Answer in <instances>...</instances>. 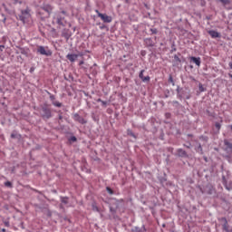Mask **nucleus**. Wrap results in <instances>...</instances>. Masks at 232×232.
<instances>
[{
	"mask_svg": "<svg viewBox=\"0 0 232 232\" xmlns=\"http://www.w3.org/2000/svg\"><path fill=\"white\" fill-rule=\"evenodd\" d=\"M71 140H72V142H75V141L77 140V138H76L75 136H72V137L71 138Z\"/></svg>",
	"mask_w": 232,
	"mask_h": 232,
	"instance_id": "obj_27",
	"label": "nucleus"
},
{
	"mask_svg": "<svg viewBox=\"0 0 232 232\" xmlns=\"http://www.w3.org/2000/svg\"><path fill=\"white\" fill-rule=\"evenodd\" d=\"M205 160L208 161V158H205Z\"/></svg>",
	"mask_w": 232,
	"mask_h": 232,
	"instance_id": "obj_40",
	"label": "nucleus"
},
{
	"mask_svg": "<svg viewBox=\"0 0 232 232\" xmlns=\"http://www.w3.org/2000/svg\"><path fill=\"white\" fill-rule=\"evenodd\" d=\"M107 191L110 193V195H113V190L111 188L108 187Z\"/></svg>",
	"mask_w": 232,
	"mask_h": 232,
	"instance_id": "obj_25",
	"label": "nucleus"
},
{
	"mask_svg": "<svg viewBox=\"0 0 232 232\" xmlns=\"http://www.w3.org/2000/svg\"><path fill=\"white\" fill-rule=\"evenodd\" d=\"M72 119L73 121L79 122L80 124H86V120H84V118H82V116L79 115L78 113H75Z\"/></svg>",
	"mask_w": 232,
	"mask_h": 232,
	"instance_id": "obj_5",
	"label": "nucleus"
},
{
	"mask_svg": "<svg viewBox=\"0 0 232 232\" xmlns=\"http://www.w3.org/2000/svg\"><path fill=\"white\" fill-rule=\"evenodd\" d=\"M43 112L45 119H50V117H52V111H50V109L43 108Z\"/></svg>",
	"mask_w": 232,
	"mask_h": 232,
	"instance_id": "obj_10",
	"label": "nucleus"
},
{
	"mask_svg": "<svg viewBox=\"0 0 232 232\" xmlns=\"http://www.w3.org/2000/svg\"><path fill=\"white\" fill-rule=\"evenodd\" d=\"M56 23L59 24V26H66V21H64V17L57 16Z\"/></svg>",
	"mask_w": 232,
	"mask_h": 232,
	"instance_id": "obj_9",
	"label": "nucleus"
},
{
	"mask_svg": "<svg viewBox=\"0 0 232 232\" xmlns=\"http://www.w3.org/2000/svg\"><path fill=\"white\" fill-rule=\"evenodd\" d=\"M198 148H199L200 151H202V146H200V145H199V147H198Z\"/></svg>",
	"mask_w": 232,
	"mask_h": 232,
	"instance_id": "obj_35",
	"label": "nucleus"
},
{
	"mask_svg": "<svg viewBox=\"0 0 232 232\" xmlns=\"http://www.w3.org/2000/svg\"><path fill=\"white\" fill-rule=\"evenodd\" d=\"M40 10H44L47 14V17H50L53 7L50 4H45L40 7Z\"/></svg>",
	"mask_w": 232,
	"mask_h": 232,
	"instance_id": "obj_4",
	"label": "nucleus"
},
{
	"mask_svg": "<svg viewBox=\"0 0 232 232\" xmlns=\"http://www.w3.org/2000/svg\"><path fill=\"white\" fill-rule=\"evenodd\" d=\"M79 57L78 54H67L66 55V59H68V61H70L71 63H75V61H77V58Z\"/></svg>",
	"mask_w": 232,
	"mask_h": 232,
	"instance_id": "obj_8",
	"label": "nucleus"
},
{
	"mask_svg": "<svg viewBox=\"0 0 232 232\" xmlns=\"http://www.w3.org/2000/svg\"><path fill=\"white\" fill-rule=\"evenodd\" d=\"M62 35L65 39H70V37H71L70 30L69 29H63V32H62Z\"/></svg>",
	"mask_w": 232,
	"mask_h": 232,
	"instance_id": "obj_11",
	"label": "nucleus"
},
{
	"mask_svg": "<svg viewBox=\"0 0 232 232\" xmlns=\"http://www.w3.org/2000/svg\"><path fill=\"white\" fill-rule=\"evenodd\" d=\"M228 66H229L230 70H232V63H229Z\"/></svg>",
	"mask_w": 232,
	"mask_h": 232,
	"instance_id": "obj_31",
	"label": "nucleus"
},
{
	"mask_svg": "<svg viewBox=\"0 0 232 232\" xmlns=\"http://www.w3.org/2000/svg\"><path fill=\"white\" fill-rule=\"evenodd\" d=\"M225 144H226V146H227V148H229V150H232V143H231V142L226 141Z\"/></svg>",
	"mask_w": 232,
	"mask_h": 232,
	"instance_id": "obj_20",
	"label": "nucleus"
},
{
	"mask_svg": "<svg viewBox=\"0 0 232 232\" xmlns=\"http://www.w3.org/2000/svg\"><path fill=\"white\" fill-rule=\"evenodd\" d=\"M39 14H40V15H41V11H39Z\"/></svg>",
	"mask_w": 232,
	"mask_h": 232,
	"instance_id": "obj_42",
	"label": "nucleus"
},
{
	"mask_svg": "<svg viewBox=\"0 0 232 232\" xmlns=\"http://www.w3.org/2000/svg\"><path fill=\"white\" fill-rule=\"evenodd\" d=\"M92 211H97L99 212V207L95 203H92Z\"/></svg>",
	"mask_w": 232,
	"mask_h": 232,
	"instance_id": "obj_16",
	"label": "nucleus"
},
{
	"mask_svg": "<svg viewBox=\"0 0 232 232\" xmlns=\"http://www.w3.org/2000/svg\"><path fill=\"white\" fill-rule=\"evenodd\" d=\"M190 61H192V63H194L197 66H200V57H195V56H192L190 57Z\"/></svg>",
	"mask_w": 232,
	"mask_h": 232,
	"instance_id": "obj_12",
	"label": "nucleus"
},
{
	"mask_svg": "<svg viewBox=\"0 0 232 232\" xmlns=\"http://www.w3.org/2000/svg\"><path fill=\"white\" fill-rule=\"evenodd\" d=\"M61 202L62 204H68V198H62Z\"/></svg>",
	"mask_w": 232,
	"mask_h": 232,
	"instance_id": "obj_17",
	"label": "nucleus"
},
{
	"mask_svg": "<svg viewBox=\"0 0 232 232\" xmlns=\"http://www.w3.org/2000/svg\"><path fill=\"white\" fill-rule=\"evenodd\" d=\"M5 186H6V188H12V182L6 181V182L5 183Z\"/></svg>",
	"mask_w": 232,
	"mask_h": 232,
	"instance_id": "obj_22",
	"label": "nucleus"
},
{
	"mask_svg": "<svg viewBox=\"0 0 232 232\" xmlns=\"http://www.w3.org/2000/svg\"><path fill=\"white\" fill-rule=\"evenodd\" d=\"M150 76H144L141 81L143 82H150Z\"/></svg>",
	"mask_w": 232,
	"mask_h": 232,
	"instance_id": "obj_14",
	"label": "nucleus"
},
{
	"mask_svg": "<svg viewBox=\"0 0 232 232\" xmlns=\"http://www.w3.org/2000/svg\"><path fill=\"white\" fill-rule=\"evenodd\" d=\"M51 99H54V97H53V96H51Z\"/></svg>",
	"mask_w": 232,
	"mask_h": 232,
	"instance_id": "obj_39",
	"label": "nucleus"
},
{
	"mask_svg": "<svg viewBox=\"0 0 232 232\" xmlns=\"http://www.w3.org/2000/svg\"><path fill=\"white\" fill-rule=\"evenodd\" d=\"M98 17H100L102 19V21H103V23H111L112 18L111 16L106 14H102L101 12H99V10L95 11Z\"/></svg>",
	"mask_w": 232,
	"mask_h": 232,
	"instance_id": "obj_2",
	"label": "nucleus"
},
{
	"mask_svg": "<svg viewBox=\"0 0 232 232\" xmlns=\"http://www.w3.org/2000/svg\"><path fill=\"white\" fill-rule=\"evenodd\" d=\"M37 52L41 55H46L47 57H50V55H52V51L44 48V46H43V45L38 46Z\"/></svg>",
	"mask_w": 232,
	"mask_h": 232,
	"instance_id": "obj_3",
	"label": "nucleus"
},
{
	"mask_svg": "<svg viewBox=\"0 0 232 232\" xmlns=\"http://www.w3.org/2000/svg\"><path fill=\"white\" fill-rule=\"evenodd\" d=\"M215 126H216V129L218 130V131H220V128H222V125L218 122H216Z\"/></svg>",
	"mask_w": 232,
	"mask_h": 232,
	"instance_id": "obj_18",
	"label": "nucleus"
},
{
	"mask_svg": "<svg viewBox=\"0 0 232 232\" xmlns=\"http://www.w3.org/2000/svg\"><path fill=\"white\" fill-rule=\"evenodd\" d=\"M44 108H48V105H44Z\"/></svg>",
	"mask_w": 232,
	"mask_h": 232,
	"instance_id": "obj_37",
	"label": "nucleus"
},
{
	"mask_svg": "<svg viewBox=\"0 0 232 232\" xmlns=\"http://www.w3.org/2000/svg\"><path fill=\"white\" fill-rule=\"evenodd\" d=\"M151 34H158V31L156 28L150 29Z\"/></svg>",
	"mask_w": 232,
	"mask_h": 232,
	"instance_id": "obj_26",
	"label": "nucleus"
},
{
	"mask_svg": "<svg viewBox=\"0 0 232 232\" xmlns=\"http://www.w3.org/2000/svg\"><path fill=\"white\" fill-rule=\"evenodd\" d=\"M53 106H56V108H61V106H63V103L59 102H54Z\"/></svg>",
	"mask_w": 232,
	"mask_h": 232,
	"instance_id": "obj_15",
	"label": "nucleus"
},
{
	"mask_svg": "<svg viewBox=\"0 0 232 232\" xmlns=\"http://www.w3.org/2000/svg\"><path fill=\"white\" fill-rule=\"evenodd\" d=\"M62 14H66V12L63 11Z\"/></svg>",
	"mask_w": 232,
	"mask_h": 232,
	"instance_id": "obj_38",
	"label": "nucleus"
},
{
	"mask_svg": "<svg viewBox=\"0 0 232 232\" xmlns=\"http://www.w3.org/2000/svg\"><path fill=\"white\" fill-rule=\"evenodd\" d=\"M4 48H5V45H0L1 52H3Z\"/></svg>",
	"mask_w": 232,
	"mask_h": 232,
	"instance_id": "obj_30",
	"label": "nucleus"
},
{
	"mask_svg": "<svg viewBox=\"0 0 232 232\" xmlns=\"http://www.w3.org/2000/svg\"><path fill=\"white\" fill-rule=\"evenodd\" d=\"M199 92H206V89H204V85L202 83L198 84Z\"/></svg>",
	"mask_w": 232,
	"mask_h": 232,
	"instance_id": "obj_19",
	"label": "nucleus"
},
{
	"mask_svg": "<svg viewBox=\"0 0 232 232\" xmlns=\"http://www.w3.org/2000/svg\"><path fill=\"white\" fill-rule=\"evenodd\" d=\"M220 222H223L222 227L226 232H229V224H227V219L226 218H221Z\"/></svg>",
	"mask_w": 232,
	"mask_h": 232,
	"instance_id": "obj_6",
	"label": "nucleus"
},
{
	"mask_svg": "<svg viewBox=\"0 0 232 232\" xmlns=\"http://www.w3.org/2000/svg\"><path fill=\"white\" fill-rule=\"evenodd\" d=\"M223 5H229V0H219Z\"/></svg>",
	"mask_w": 232,
	"mask_h": 232,
	"instance_id": "obj_23",
	"label": "nucleus"
},
{
	"mask_svg": "<svg viewBox=\"0 0 232 232\" xmlns=\"http://www.w3.org/2000/svg\"><path fill=\"white\" fill-rule=\"evenodd\" d=\"M11 139H17V133L13 132V133L11 134Z\"/></svg>",
	"mask_w": 232,
	"mask_h": 232,
	"instance_id": "obj_24",
	"label": "nucleus"
},
{
	"mask_svg": "<svg viewBox=\"0 0 232 232\" xmlns=\"http://www.w3.org/2000/svg\"><path fill=\"white\" fill-rule=\"evenodd\" d=\"M139 77H140V79H143V77H144V70H141L140 71V74H139Z\"/></svg>",
	"mask_w": 232,
	"mask_h": 232,
	"instance_id": "obj_21",
	"label": "nucleus"
},
{
	"mask_svg": "<svg viewBox=\"0 0 232 232\" xmlns=\"http://www.w3.org/2000/svg\"><path fill=\"white\" fill-rule=\"evenodd\" d=\"M208 34L212 37V39H218L220 37V33L215 31V30H210L208 32Z\"/></svg>",
	"mask_w": 232,
	"mask_h": 232,
	"instance_id": "obj_7",
	"label": "nucleus"
},
{
	"mask_svg": "<svg viewBox=\"0 0 232 232\" xmlns=\"http://www.w3.org/2000/svg\"><path fill=\"white\" fill-rule=\"evenodd\" d=\"M169 82H173V77L169 76Z\"/></svg>",
	"mask_w": 232,
	"mask_h": 232,
	"instance_id": "obj_28",
	"label": "nucleus"
},
{
	"mask_svg": "<svg viewBox=\"0 0 232 232\" xmlns=\"http://www.w3.org/2000/svg\"><path fill=\"white\" fill-rule=\"evenodd\" d=\"M130 136L135 138V134L133 132L130 133Z\"/></svg>",
	"mask_w": 232,
	"mask_h": 232,
	"instance_id": "obj_32",
	"label": "nucleus"
},
{
	"mask_svg": "<svg viewBox=\"0 0 232 232\" xmlns=\"http://www.w3.org/2000/svg\"><path fill=\"white\" fill-rule=\"evenodd\" d=\"M32 17V14H30V8H26L24 10L21 11V14L19 15L20 21H22L24 24L28 23Z\"/></svg>",
	"mask_w": 232,
	"mask_h": 232,
	"instance_id": "obj_1",
	"label": "nucleus"
},
{
	"mask_svg": "<svg viewBox=\"0 0 232 232\" xmlns=\"http://www.w3.org/2000/svg\"><path fill=\"white\" fill-rule=\"evenodd\" d=\"M102 106H106V104H108V102H107L102 101Z\"/></svg>",
	"mask_w": 232,
	"mask_h": 232,
	"instance_id": "obj_29",
	"label": "nucleus"
},
{
	"mask_svg": "<svg viewBox=\"0 0 232 232\" xmlns=\"http://www.w3.org/2000/svg\"><path fill=\"white\" fill-rule=\"evenodd\" d=\"M97 102H102V101L101 99H98Z\"/></svg>",
	"mask_w": 232,
	"mask_h": 232,
	"instance_id": "obj_33",
	"label": "nucleus"
},
{
	"mask_svg": "<svg viewBox=\"0 0 232 232\" xmlns=\"http://www.w3.org/2000/svg\"><path fill=\"white\" fill-rule=\"evenodd\" d=\"M31 72H34V69H31Z\"/></svg>",
	"mask_w": 232,
	"mask_h": 232,
	"instance_id": "obj_41",
	"label": "nucleus"
},
{
	"mask_svg": "<svg viewBox=\"0 0 232 232\" xmlns=\"http://www.w3.org/2000/svg\"><path fill=\"white\" fill-rule=\"evenodd\" d=\"M82 64H84V62H82V61L80 62V66H81Z\"/></svg>",
	"mask_w": 232,
	"mask_h": 232,
	"instance_id": "obj_34",
	"label": "nucleus"
},
{
	"mask_svg": "<svg viewBox=\"0 0 232 232\" xmlns=\"http://www.w3.org/2000/svg\"><path fill=\"white\" fill-rule=\"evenodd\" d=\"M178 154L179 155V157H188V153L182 149L178 150Z\"/></svg>",
	"mask_w": 232,
	"mask_h": 232,
	"instance_id": "obj_13",
	"label": "nucleus"
},
{
	"mask_svg": "<svg viewBox=\"0 0 232 232\" xmlns=\"http://www.w3.org/2000/svg\"><path fill=\"white\" fill-rule=\"evenodd\" d=\"M2 231H3V232H6V229H5V228H3Z\"/></svg>",
	"mask_w": 232,
	"mask_h": 232,
	"instance_id": "obj_36",
	"label": "nucleus"
}]
</instances>
